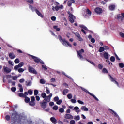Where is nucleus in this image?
Segmentation results:
<instances>
[{
	"label": "nucleus",
	"mask_w": 124,
	"mask_h": 124,
	"mask_svg": "<svg viewBox=\"0 0 124 124\" xmlns=\"http://www.w3.org/2000/svg\"><path fill=\"white\" fill-rule=\"evenodd\" d=\"M67 97L68 99H72V97H73V96L72 95V94L69 93L67 94Z\"/></svg>",
	"instance_id": "29"
},
{
	"label": "nucleus",
	"mask_w": 124,
	"mask_h": 124,
	"mask_svg": "<svg viewBox=\"0 0 124 124\" xmlns=\"http://www.w3.org/2000/svg\"><path fill=\"white\" fill-rule=\"evenodd\" d=\"M12 78L14 81H16V80H18L17 76H12Z\"/></svg>",
	"instance_id": "35"
},
{
	"label": "nucleus",
	"mask_w": 124,
	"mask_h": 124,
	"mask_svg": "<svg viewBox=\"0 0 124 124\" xmlns=\"http://www.w3.org/2000/svg\"><path fill=\"white\" fill-rule=\"evenodd\" d=\"M9 57L10 59L13 60V59H15V55H14V53L11 52L9 54Z\"/></svg>",
	"instance_id": "24"
},
{
	"label": "nucleus",
	"mask_w": 124,
	"mask_h": 124,
	"mask_svg": "<svg viewBox=\"0 0 124 124\" xmlns=\"http://www.w3.org/2000/svg\"><path fill=\"white\" fill-rule=\"evenodd\" d=\"M69 92L68 89H64L63 92V95H65Z\"/></svg>",
	"instance_id": "30"
},
{
	"label": "nucleus",
	"mask_w": 124,
	"mask_h": 124,
	"mask_svg": "<svg viewBox=\"0 0 124 124\" xmlns=\"http://www.w3.org/2000/svg\"><path fill=\"white\" fill-rule=\"evenodd\" d=\"M50 121L53 123V124H56L57 123V120H56V118L54 117H51L50 118Z\"/></svg>",
	"instance_id": "27"
},
{
	"label": "nucleus",
	"mask_w": 124,
	"mask_h": 124,
	"mask_svg": "<svg viewBox=\"0 0 124 124\" xmlns=\"http://www.w3.org/2000/svg\"><path fill=\"white\" fill-rule=\"evenodd\" d=\"M42 68H43V69H44V70H45L46 71H47V69H48L47 66L45 65H42Z\"/></svg>",
	"instance_id": "36"
},
{
	"label": "nucleus",
	"mask_w": 124,
	"mask_h": 124,
	"mask_svg": "<svg viewBox=\"0 0 124 124\" xmlns=\"http://www.w3.org/2000/svg\"><path fill=\"white\" fill-rule=\"evenodd\" d=\"M56 81V79L52 78L50 79V82L51 83H55V82Z\"/></svg>",
	"instance_id": "57"
},
{
	"label": "nucleus",
	"mask_w": 124,
	"mask_h": 124,
	"mask_svg": "<svg viewBox=\"0 0 124 124\" xmlns=\"http://www.w3.org/2000/svg\"><path fill=\"white\" fill-rule=\"evenodd\" d=\"M109 79L111 82H113V83H114V84H115L116 85H117V87L120 88V85H119V83H118L117 82V81L116 80V78H115L112 77V76H110Z\"/></svg>",
	"instance_id": "12"
},
{
	"label": "nucleus",
	"mask_w": 124,
	"mask_h": 124,
	"mask_svg": "<svg viewBox=\"0 0 124 124\" xmlns=\"http://www.w3.org/2000/svg\"><path fill=\"white\" fill-rule=\"evenodd\" d=\"M29 105L31 106H34V105H35V103L34 101H31L29 102Z\"/></svg>",
	"instance_id": "33"
},
{
	"label": "nucleus",
	"mask_w": 124,
	"mask_h": 124,
	"mask_svg": "<svg viewBox=\"0 0 124 124\" xmlns=\"http://www.w3.org/2000/svg\"><path fill=\"white\" fill-rule=\"evenodd\" d=\"M105 50L104 46H100L99 49V52H100V53H102V52H104Z\"/></svg>",
	"instance_id": "28"
},
{
	"label": "nucleus",
	"mask_w": 124,
	"mask_h": 124,
	"mask_svg": "<svg viewBox=\"0 0 124 124\" xmlns=\"http://www.w3.org/2000/svg\"><path fill=\"white\" fill-rule=\"evenodd\" d=\"M34 95H37V94H38V90H35L34 91Z\"/></svg>",
	"instance_id": "48"
},
{
	"label": "nucleus",
	"mask_w": 124,
	"mask_h": 124,
	"mask_svg": "<svg viewBox=\"0 0 124 124\" xmlns=\"http://www.w3.org/2000/svg\"><path fill=\"white\" fill-rule=\"evenodd\" d=\"M79 27L82 28L81 31L82 32H83V33H84V34H86V31H85V30L88 31V28L86 26H85V25H80Z\"/></svg>",
	"instance_id": "15"
},
{
	"label": "nucleus",
	"mask_w": 124,
	"mask_h": 124,
	"mask_svg": "<svg viewBox=\"0 0 124 124\" xmlns=\"http://www.w3.org/2000/svg\"><path fill=\"white\" fill-rule=\"evenodd\" d=\"M28 70L30 73H33V74H37V71H36V70H35V69L32 67L29 66L28 68Z\"/></svg>",
	"instance_id": "11"
},
{
	"label": "nucleus",
	"mask_w": 124,
	"mask_h": 124,
	"mask_svg": "<svg viewBox=\"0 0 124 124\" xmlns=\"http://www.w3.org/2000/svg\"><path fill=\"white\" fill-rule=\"evenodd\" d=\"M68 14H69V21L71 23H74V20H75L76 17L75 16H74L73 15L71 14L70 13H69V12H68Z\"/></svg>",
	"instance_id": "9"
},
{
	"label": "nucleus",
	"mask_w": 124,
	"mask_h": 124,
	"mask_svg": "<svg viewBox=\"0 0 124 124\" xmlns=\"http://www.w3.org/2000/svg\"><path fill=\"white\" fill-rule=\"evenodd\" d=\"M16 90H17V88H16L15 87H13L11 88L12 92H16Z\"/></svg>",
	"instance_id": "46"
},
{
	"label": "nucleus",
	"mask_w": 124,
	"mask_h": 124,
	"mask_svg": "<svg viewBox=\"0 0 124 124\" xmlns=\"http://www.w3.org/2000/svg\"><path fill=\"white\" fill-rule=\"evenodd\" d=\"M26 86H31V81H29L27 84H26Z\"/></svg>",
	"instance_id": "59"
},
{
	"label": "nucleus",
	"mask_w": 124,
	"mask_h": 124,
	"mask_svg": "<svg viewBox=\"0 0 124 124\" xmlns=\"http://www.w3.org/2000/svg\"><path fill=\"white\" fill-rule=\"evenodd\" d=\"M29 8L30 9H31V10H32V11H35L36 13L37 14V15H38V16H39L40 17H41V18H43V15H42V14H41V13H40L38 10L37 9H35L34 8H33V7H32V6L31 5H29Z\"/></svg>",
	"instance_id": "2"
},
{
	"label": "nucleus",
	"mask_w": 124,
	"mask_h": 124,
	"mask_svg": "<svg viewBox=\"0 0 124 124\" xmlns=\"http://www.w3.org/2000/svg\"><path fill=\"white\" fill-rule=\"evenodd\" d=\"M104 48L105 50H106L110 49V47H109V46H104Z\"/></svg>",
	"instance_id": "52"
},
{
	"label": "nucleus",
	"mask_w": 124,
	"mask_h": 124,
	"mask_svg": "<svg viewBox=\"0 0 124 124\" xmlns=\"http://www.w3.org/2000/svg\"><path fill=\"white\" fill-rule=\"evenodd\" d=\"M119 66L121 67V68H124V63H120L119 64Z\"/></svg>",
	"instance_id": "51"
},
{
	"label": "nucleus",
	"mask_w": 124,
	"mask_h": 124,
	"mask_svg": "<svg viewBox=\"0 0 124 124\" xmlns=\"http://www.w3.org/2000/svg\"><path fill=\"white\" fill-rule=\"evenodd\" d=\"M71 102H72V103H76V102H77V101H76V99H72L70 100Z\"/></svg>",
	"instance_id": "44"
},
{
	"label": "nucleus",
	"mask_w": 124,
	"mask_h": 124,
	"mask_svg": "<svg viewBox=\"0 0 124 124\" xmlns=\"http://www.w3.org/2000/svg\"><path fill=\"white\" fill-rule=\"evenodd\" d=\"M116 8V6L115 5H110L109 7V10H111V11H113V10H115V8Z\"/></svg>",
	"instance_id": "25"
},
{
	"label": "nucleus",
	"mask_w": 124,
	"mask_h": 124,
	"mask_svg": "<svg viewBox=\"0 0 124 124\" xmlns=\"http://www.w3.org/2000/svg\"><path fill=\"white\" fill-rule=\"evenodd\" d=\"M75 3V1L73 0H70L68 2V6H71L72 3Z\"/></svg>",
	"instance_id": "26"
},
{
	"label": "nucleus",
	"mask_w": 124,
	"mask_h": 124,
	"mask_svg": "<svg viewBox=\"0 0 124 124\" xmlns=\"http://www.w3.org/2000/svg\"><path fill=\"white\" fill-rule=\"evenodd\" d=\"M79 108L77 106L74 107V109L77 114H79L81 112V110L79 109Z\"/></svg>",
	"instance_id": "23"
},
{
	"label": "nucleus",
	"mask_w": 124,
	"mask_h": 124,
	"mask_svg": "<svg viewBox=\"0 0 124 124\" xmlns=\"http://www.w3.org/2000/svg\"><path fill=\"white\" fill-rule=\"evenodd\" d=\"M58 39H59V41L63 45V46H65L66 47H71L72 45L68 42L67 40H66L65 39L62 38V37L61 36V35L58 36Z\"/></svg>",
	"instance_id": "1"
},
{
	"label": "nucleus",
	"mask_w": 124,
	"mask_h": 124,
	"mask_svg": "<svg viewBox=\"0 0 124 124\" xmlns=\"http://www.w3.org/2000/svg\"><path fill=\"white\" fill-rule=\"evenodd\" d=\"M14 62L16 64L20 63V60H19V59L17 58L14 61Z\"/></svg>",
	"instance_id": "37"
},
{
	"label": "nucleus",
	"mask_w": 124,
	"mask_h": 124,
	"mask_svg": "<svg viewBox=\"0 0 124 124\" xmlns=\"http://www.w3.org/2000/svg\"><path fill=\"white\" fill-rule=\"evenodd\" d=\"M46 93H47V94H49L50 93V90H49V88L48 87H46Z\"/></svg>",
	"instance_id": "40"
},
{
	"label": "nucleus",
	"mask_w": 124,
	"mask_h": 124,
	"mask_svg": "<svg viewBox=\"0 0 124 124\" xmlns=\"http://www.w3.org/2000/svg\"><path fill=\"white\" fill-rule=\"evenodd\" d=\"M70 124H75V121H74V120H71L70 121Z\"/></svg>",
	"instance_id": "62"
},
{
	"label": "nucleus",
	"mask_w": 124,
	"mask_h": 124,
	"mask_svg": "<svg viewBox=\"0 0 124 124\" xmlns=\"http://www.w3.org/2000/svg\"><path fill=\"white\" fill-rule=\"evenodd\" d=\"M41 96L43 98H44V100L46 102V103L51 101V99L47 96V94H46L45 93H42Z\"/></svg>",
	"instance_id": "5"
},
{
	"label": "nucleus",
	"mask_w": 124,
	"mask_h": 124,
	"mask_svg": "<svg viewBox=\"0 0 124 124\" xmlns=\"http://www.w3.org/2000/svg\"><path fill=\"white\" fill-rule=\"evenodd\" d=\"M123 18L124 19V13L117 15V19H118L119 21H123Z\"/></svg>",
	"instance_id": "17"
},
{
	"label": "nucleus",
	"mask_w": 124,
	"mask_h": 124,
	"mask_svg": "<svg viewBox=\"0 0 124 124\" xmlns=\"http://www.w3.org/2000/svg\"><path fill=\"white\" fill-rule=\"evenodd\" d=\"M56 18L55 16H52L51 17V19L52 20V21H55L56 20Z\"/></svg>",
	"instance_id": "64"
},
{
	"label": "nucleus",
	"mask_w": 124,
	"mask_h": 124,
	"mask_svg": "<svg viewBox=\"0 0 124 124\" xmlns=\"http://www.w3.org/2000/svg\"><path fill=\"white\" fill-rule=\"evenodd\" d=\"M100 56L102 58H104L106 60H109V58L110 57V54L107 52H104L100 54Z\"/></svg>",
	"instance_id": "7"
},
{
	"label": "nucleus",
	"mask_w": 124,
	"mask_h": 124,
	"mask_svg": "<svg viewBox=\"0 0 124 124\" xmlns=\"http://www.w3.org/2000/svg\"><path fill=\"white\" fill-rule=\"evenodd\" d=\"M58 106H54L53 107V110H55V111H57L58 109Z\"/></svg>",
	"instance_id": "47"
},
{
	"label": "nucleus",
	"mask_w": 124,
	"mask_h": 124,
	"mask_svg": "<svg viewBox=\"0 0 124 124\" xmlns=\"http://www.w3.org/2000/svg\"><path fill=\"white\" fill-rule=\"evenodd\" d=\"M27 1L31 4H32V3H33V0H28Z\"/></svg>",
	"instance_id": "56"
},
{
	"label": "nucleus",
	"mask_w": 124,
	"mask_h": 124,
	"mask_svg": "<svg viewBox=\"0 0 124 124\" xmlns=\"http://www.w3.org/2000/svg\"><path fill=\"white\" fill-rule=\"evenodd\" d=\"M53 28H54V29H55V30H56V31H60V28H59V27H58V26H54V27H53Z\"/></svg>",
	"instance_id": "34"
},
{
	"label": "nucleus",
	"mask_w": 124,
	"mask_h": 124,
	"mask_svg": "<svg viewBox=\"0 0 124 124\" xmlns=\"http://www.w3.org/2000/svg\"><path fill=\"white\" fill-rule=\"evenodd\" d=\"M23 65H24V63L21 62L18 65L15 66L14 67V69L15 70H18V68L22 67V66H23Z\"/></svg>",
	"instance_id": "18"
},
{
	"label": "nucleus",
	"mask_w": 124,
	"mask_h": 124,
	"mask_svg": "<svg viewBox=\"0 0 124 124\" xmlns=\"http://www.w3.org/2000/svg\"><path fill=\"white\" fill-rule=\"evenodd\" d=\"M81 110H82V111H84V112H88V111H89V108L86 106H83L81 107Z\"/></svg>",
	"instance_id": "22"
},
{
	"label": "nucleus",
	"mask_w": 124,
	"mask_h": 124,
	"mask_svg": "<svg viewBox=\"0 0 124 124\" xmlns=\"http://www.w3.org/2000/svg\"><path fill=\"white\" fill-rule=\"evenodd\" d=\"M120 35L121 37H122L123 38H124V33L123 32H120Z\"/></svg>",
	"instance_id": "61"
},
{
	"label": "nucleus",
	"mask_w": 124,
	"mask_h": 124,
	"mask_svg": "<svg viewBox=\"0 0 124 124\" xmlns=\"http://www.w3.org/2000/svg\"><path fill=\"white\" fill-rule=\"evenodd\" d=\"M31 101H35V97L34 96L31 97Z\"/></svg>",
	"instance_id": "60"
},
{
	"label": "nucleus",
	"mask_w": 124,
	"mask_h": 124,
	"mask_svg": "<svg viewBox=\"0 0 124 124\" xmlns=\"http://www.w3.org/2000/svg\"><path fill=\"white\" fill-rule=\"evenodd\" d=\"M54 100L55 102H57V101H59V97H58V96L55 97L54 98Z\"/></svg>",
	"instance_id": "54"
},
{
	"label": "nucleus",
	"mask_w": 124,
	"mask_h": 124,
	"mask_svg": "<svg viewBox=\"0 0 124 124\" xmlns=\"http://www.w3.org/2000/svg\"><path fill=\"white\" fill-rule=\"evenodd\" d=\"M19 82L20 83H24V82H25V79H24V78L20 79L19 80Z\"/></svg>",
	"instance_id": "63"
},
{
	"label": "nucleus",
	"mask_w": 124,
	"mask_h": 124,
	"mask_svg": "<svg viewBox=\"0 0 124 124\" xmlns=\"http://www.w3.org/2000/svg\"><path fill=\"white\" fill-rule=\"evenodd\" d=\"M66 108V107L64 105L62 106V108H59V111L60 113H64V109Z\"/></svg>",
	"instance_id": "21"
},
{
	"label": "nucleus",
	"mask_w": 124,
	"mask_h": 124,
	"mask_svg": "<svg viewBox=\"0 0 124 124\" xmlns=\"http://www.w3.org/2000/svg\"><path fill=\"white\" fill-rule=\"evenodd\" d=\"M111 62H114L115 61V57L114 56H111L110 57Z\"/></svg>",
	"instance_id": "58"
},
{
	"label": "nucleus",
	"mask_w": 124,
	"mask_h": 124,
	"mask_svg": "<svg viewBox=\"0 0 124 124\" xmlns=\"http://www.w3.org/2000/svg\"><path fill=\"white\" fill-rule=\"evenodd\" d=\"M25 102H26V103H28V102H30V98L27 97L26 96H25Z\"/></svg>",
	"instance_id": "32"
},
{
	"label": "nucleus",
	"mask_w": 124,
	"mask_h": 124,
	"mask_svg": "<svg viewBox=\"0 0 124 124\" xmlns=\"http://www.w3.org/2000/svg\"><path fill=\"white\" fill-rule=\"evenodd\" d=\"M28 93H29V94H30V95H32L33 92H32V90H28Z\"/></svg>",
	"instance_id": "42"
},
{
	"label": "nucleus",
	"mask_w": 124,
	"mask_h": 124,
	"mask_svg": "<svg viewBox=\"0 0 124 124\" xmlns=\"http://www.w3.org/2000/svg\"><path fill=\"white\" fill-rule=\"evenodd\" d=\"M29 8L30 9H31V10H32V11H35L36 13L37 14V15H38V16H39L40 17H41V18H43V15H42V14H41V13H40L38 10L37 9H35L34 8H33V7H32V6L31 5H29Z\"/></svg>",
	"instance_id": "3"
},
{
	"label": "nucleus",
	"mask_w": 124,
	"mask_h": 124,
	"mask_svg": "<svg viewBox=\"0 0 124 124\" xmlns=\"http://www.w3.org/2000/svg\"><path fill=\"white\" fill-rule=\"evenodd\" d=\"M24 69L22 68H20L18 69V72H19V73H21L22 72H24Z\"/></svg>",
	"instance_id": "49"
},
{
	"label": "nucleus",
	"mask_w": 124,
	"mask_h": 124,
	"mask_svg": "<svg viewBox=\"0 0 124 124\" xmlns=\"http://www.w3.org/2000/svg\"><path fill=\"white\" fill-rule=\"evenodd\" d=\"M65 119H68L69 120H73V116L71 114H66L65 115Z\"/></svg>",
	"instance_id": "20"
},
{
	"label": "nucleus",
	"mask_w": 124,
	"mask_h": 124,
	"mask_svg": "<svg viewBox=\"0 0 124 124\" xmlns=\"http://www.w3.org/2000/svg\"><path fill=\"white\" fill-rule=\"evenodd\" d=\"M3 71H4V72H5L6 73H10V72H11V69L5 66H4L3 67Z\"/></svg>",
	"instance_id": "13"
},
{
	"label": "nucleus",
	"mask_w": 124,
	"mask_h": 124,
	"mask_svg": "<svg viewBox=\"0 0 124 124\" xmlns=\"http://www.w3.org/2000/svg\"><path fill=\"white\" fill-rule=\"evenodd\" d=\"M74 120H76V121H79V120H80V116H75L74 117Z\"/></svg>",
	"instance_id": "39"
},
{
	"label": "nucleus",
	"mask_w": 124,
	"mask_h": 124,
	"mask_svg": "<svg viewBox=\"0 0 124 124\" xmlns=\"http://www.w3.org/2000/svg\"><path fill=\"white\" fill-rule=\"evenodd\" d=\"M30 56L32 57V59H33L35 62H36V63H39L40 62L41 63V64H44V62H43V61L39 58L33 55H30Z\"/></svg>",
	"instance_id": "4"
},
{
	"label": "nucleus",
	"mask_w": 124,
	"mask_h": 124,
	"mask_svg": "<svg viewBox=\"0 0 124 124\" xmlns=\"http://www.w3.org/2000/svg\"><path fill=\"white\" fill-rule=\"evenodd\" d=\"M102 72L103 73H108V71L107 69H106V68H104L102 70Z\"/></svg>",
	"instance_id": "41"
},
{
	"label": "nucleus",
	"mask_w": 124,
	"mask_h": 124,
	"mask_svg": "<svg viewBox=\"0 0 124 124\" xmlns=\"http://www.w3.org/2000/svg\"><path fill=\"white\" fill-rule=\"evenodd\" d=\"M78 103H79V104H81V105L84 104V102H83V101H81V100H78Z\"/></svg>",
	"instance_id": "55"
},
{
	"label": "nucleus",
	"mask_w": 124,
	"mask_h": 124,
	"mask_svg": "<svg viewBox=\"0 0 124 124\" xmlns=\"http://www.w3.org/2000/svg\"><path fill=\"white\" fill-rule=\"evenodd\" d=\"M56 6H55V10L56 11H58V10L59 9H63V5H60V3H58V2H56L55 3ZM58 5H60V6H58Z\"/></svg>",
	"instance_id": "10"
},
{
	"label": "nucleus",
	"mask_w": 124,
	"mask_h": 124,
	"mask_svg": "<svg viewBox=\"0 0 124 124\" xmlns=\"http://www.w3.org/2000/svg\"><path fill=\"white\" fill-rule=\"evenodd\" d=\"M62 100H59L58 101L56 102V104L58 105H60L62 104Z\"/></svg>",
	"instance_id": "50"
},
{
	"label": "nucleus",
	"mask_w": 124,
	"mask_h": 124,
	"mask_svg": "<svg viewBox=\"0 0 124 124\" xmlns=\"http://www.w3.org/2000/svg\"><path fill=\"white\" fill-rule=\"evenodd\" d=\"M77 52L78 58H79V59H80L81 60H83L84 57H83V56H82V54H83V53L85 52L84 49H81L79 51H77Z\"/></svg>",
	"instance_id": "8"
},
{
	"label": "nucleus",
	"mask_w": 124,
	"mask_h": 124,
	"mask_svg": "<svg viewBox=\"0 0 124 124\" xmlns=\"http://www.w3.org/2000/svg\"><path fill=\"white\" fill-rule=\"evenodd\" d=\"M78 40V41H84V39H83V38H82V37H81V36H80L79 37H78L77 38Z\"/></svg>",
	"instance_id": "43"
},
{
	"label": "nucleus",
	"mask_w": 124,
	"mask_h": 124,
	"mask_svg": "<svg viewBox=\"0 0 124 124\" xmlns=\"http://www.w3.org/2000/svg\"><path fill=\"white\" fill-rule=\"evenodd\" d=\"M40 84H45V83H46V81H45V80H44V79H41L40 80Z\"/></svg>",
	"instance_id": "38"
},
{
	"label": "nucleus",
	"mask_w": 124,
	"mask_h": 124,
	"mask_svg": "<svg viewBox=\"0 0 124 124\" xmlns=\"http://www.w3.org/2000/svg\"><path fill=\"white\" fill-rule=\"evenodd\" d=\"M41 106L42 108H46L47 107V103L43 100V102L41 103Z\"/></svg>",
	"instance_id": "19"
},
{
	"label": "nucleus",
	"mask_w": 124,
	"mask_h": 124,
	"mask_svg": "<svg viewBox=\"0 0 124 124\" xmlns=\"http://www.w3.org/2000/svg\"><path fill=\"white\" fill-rule=\"evenodd\" d=\"M19 96H20V97H25V95L24 93H20L19 94Z\"/></svg>",
	"instance_id": "45"
},
{
	"label": "nucleus",
	"mask_w": 124,
	"mask_h": 124,
	"mask_svg": "<svg viewBox=\"0 0 124 124\" xmlns=\"http://www.w3.org/2000/svg\"><path fill=\"white\" fill-rule=\"evenodd\" d=\"M86 13L89 15V16H91L92 15V12H91L89 9H86Z\"/></svg>",
	"instance_id": "31"
},
{
	"label": "nucleus",
	"mask_w": 124,
	"mask_h": 124,
	"mask_svg": "<svg viewBox=\"0 0 124 124\" xmlns=\"http://www.w3.org/2000/svg\"><path fill=\"white\" fill-rule=\"evenodd\" d=\"M80 88L83 91V92H85V93H88V94H90V95H91V96H93V97H94V99H95V100H96L97 101H98L99 100L98 99V98H97L96 97V96H95V95L93 94L92 93H90L88 90L85 89L84 88H83L82 87H80Z\"/></svg>",
	"instance_id": "6"
},
{
	"label": "nucleus",
	"mask_w": 124,
	"mask_h": 124,
	"mask_svg": "<svg viewBox=\"0 0 124 124\" xmlns=\"http://www.w3.org/2000/svg\"><path fill=\"white\" fill-rule=\"evenodd\" d=\"M98 68H99V69H102V68H103V65H102V64H99L98 65Z\"/></svg>",
	"instance_id": "53"
},
{
	"label": "nucleus",
	"mask_w": 124,
	"mask_h": 124,
	"mask_svg": "<svg viewBox=\"0 0 124 124\" xmlns=\"http://www.w3.org/2000/svg\"><path fill=\"white\" fill-rule=\"evenodd\" d=\"M94 10L97 14H101L102 13V9L101 8L96 7Z\"/></svg>",
	"instance_id": "16"
},
{
	"label": "nucleus",
	"mask_w": 124,
	"mask_h": 124,
	"mask_svg": "<svg viewBox=\"0 0 124 124\" xmlns=\"http://www.w3.org/2000/svg\"><path fill=\"white\" fill-rule=\"evenodd\" d=\"M109 111H110V113H111V114H112V115H114V117H116L117 118H118V120L120 121V117L119 116L118 114L116 113V111L113 110L111 108L109 109Z\"/></svg>",
	"instance_id": "14"
}]
</instances>
